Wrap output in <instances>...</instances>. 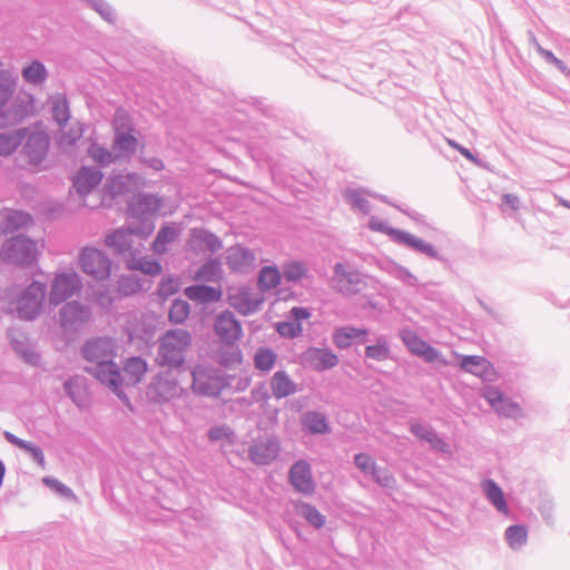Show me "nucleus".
<instances>
[{
	"label": "nucleus",
	"mask_w": 570,
	"mask_h": 570,
	"mask_svg": "<svg viewBox=\"0 0 570 570\" xmlns=\"http://www.w3.org/2000/svg\"><path fill=\"white\" fill-rule=\"evenodd\" d=\"M191 344L193 336L187 330H167L158 338L155 362L170 372L183 373Z\"/></svg>",
	"instance_id": "f257e3e1"
},
{
	"label": "nucleus",
	"mask_w": 570,
	"mask_h": 570,
	"mask_svg": "<svg viewBox=\"0 0 570 570\" xmlns=\"http://www.w3.org/2000/svg\"><path fill=\"white\" fill-rule=\"evenodd\" d=\"M17 79L9 70H0V128L23 121L31 110V98H13Z\"/></svg>",
	"instance_id": "f03ea898"
},
{
	"label": "nucleus",
	"mask_w": 570,
	"mask_h": 570,
	"mask_svg": "<svg viewBox=\"0 0 570 570\" xmlns=\"http://www.w3.org/2000/svg\"><path fill=\"white\" fill-rule=\"evenodd\" d=\"M37 243L24 234L7 238L0 247V258L6 264L30 267L37 263Z\"/></svg>",
	"instance_id": "7ed1b4c3"
},
{
	"label": "nucleus",
	"mask_w": 570,
	"mask_h": 570,
	"mask_svg": "<svg viewBox=\"0 0 570 570\" xmlns=\"http://www.w3.org/2000/svg\"><path fill=\"white\" fill-rule=\"evenodd\" d=\"M153 234V226L146 223L134 225L130 222L119 228L112 229L105 237V245L112 250L114 255L122 256L130 255L134 252V236L140 239H147Z\"/></svg>",
	"instance_id": "20e7f679"
},
{
	"label": "nucleus",
	"mask_w": 570,
	"mask_h": 570,
	"mask_svg": "<svg viewBox=\"0 0 570 570\" xmlns=\"http://www.w3.org/2000/svg\"><path fill=\"white\" fill-rule=\"evenodd\" d=\"M163 206L161 198L151 193L139 191L127 200V220L134 225L149 224L155 230L154 217Z\"/></svg>",
	"instance_id": "39448f33"
},
{
	"label": "nucleus",
	"mask_w": 570,
	"mask_h": 570,
	"mask_svg": "<svg viewBox=\"0 0 570 570\" xmlns=\"http://www.w3.org/2000/svg\"><path fill=\"white\" fill-rule=\"evenodd\" d=\"M330 286L338 294L354 296L362 293L367 287V283L365 276L356 268L338 262L333 266Z\"/></svg>",
	"instance_id": "423d86ee"
},
{
	"label": "nucleus",
	"mask_w": 570,
	"mask_h": 570,
	"mask_svg": "<svg viewBox=\"0 0 570 570\" xmlns=\"http://www.w3.org/2000/svg\"><path fill=\"white\" fill-rule=\"evenodd\" d=\"M47 294V285L39 281H32L22 291L17 299V314L20 320L33 321L42 311Z\"/></svg>",
	"instance_id": "0eeeda50"
},
{
	"label": "nucleus",
	"mask_w": 570,
	"mask_h": 570,
	"mask_svg": "<svg viewBox=\"0 0 570 570\" xmlns=\"http://www.w3.org/2000/svg\"><path fill=\"white\" fill-rule=\"evenodd\" d=\"M81 287V278L75 271L56 273L50 286L49 303L57 306L79 293Z\"/></svg>",
	"instance_id": "6e6552de"
},
{
	"label": "nucleus",
	"mask_w": 570,
	"mask_h": 570,
	"mask_svg": "<svg viewBox=\"0 0 570 570\" xmlns=\"http://www.w3.org/2000/svg\"><path fill=\"white\" fill-rule=\"evenodd\" d=\"M81 271L96 281H105L111 273V261L106 253L95 247H85L79 257Z\"/></svg>",
	"instance_id": "1a4fd4ad"
},
{
	"label": "nucleus",
	"mask_w": 570,
	"mask_h": 570,
	"mask_svg": "<svg viewBox=\"0 0 570 570\" xmlns=\"http://www.w3.org/2000/svg\"><path fill=\"white\" fill-rule=\"evenodd\" d=\"M193 391L202 396L217 397L226 383L219 372L213 367L197 366L191 371Z\"/></svg>",
	"instance_id": "9d476101"
},
{
	"label": "nucleus",
	"mask_w": 570,
	"mask_h": 570,
	"mask_svg": "<svg viewBox=\"0 0 570 570\" xmlns=\"http://www.w3.org/2000/svg\"><path fill=\"white\" fill-rule=\"evenodd\" d=\"M173 373L174 372L166 370L153 377L146 390V396L149 402L164 404L178 394V380Z\"/></svg>",
	"instance_id": "9b49d317"
},
{
	"label": "nucleus",
	"mask_w": 570,
	"mask_h": 570,
	"mask_svg": "<svg viewBox=\"0 0 570 570\" xmlns=\"http://www.w3.org/2000/svg\"><path fill=\"white\" fill-rule=\"evenodd\" d=\"M399 245L417 255L439 262L444 269H451L452 267L451 259L441 253L432 243H429L406 230L401 235Z\"/></svg>",
	"instance_id": "f8f14e48"
},
{
	"label": "nucleus",
	"mask_w": 570,
	"mask_h": 570,
	"mask_svg": "<svg viewBox=\"0 0 570 570\" xmlns=\"http://www.w3.org/2000/svg\"><path fill=\"white\" fill-rule=\"evenodd\" d=\"M399 245L417 255L439 262L444 269H451L452 267L451 259L441 253L432 243H429L406 230L401 235Z\"/></svg>",
	"instance_id": "ddd939ff"
},
{
	"label": "nucleus",
	"mask_w": 570,
	"mask_h": 570,
	"mask_svg": "<svg viewBox=\"0 0 570 570\" xmlns=\"http://www.w3.org/2000/svg\"><path fill=\"white\" fill-rule=\"evenodd\" d=\"M214 332L222 344L233 347L243 335L240 322L234 313L225 309L214 321Z\"/></svg>",
	"instance_id": "4468645a"
},
{
	"label": "nucleus",
	"mask_w": 570,
	"mask_h": 570,
	"mask_svg": "<svg viewBox=\"0 0 570 570\" xmlns=\"http://www.w3.org/2000/svg\"><path fill=\"white\" fill-rule=\"evenodd\" d=\"M399 337L411 354L423 358L426 363H434L440 360L441 353L439 350L422 340L413 330L409 327L401 328Z\"/></svg>",
	"instance_id": "2eb2a0df"
},
{
	"label": "nucleus",
	"mask_w": 570,
	"mask_h": 570,
	"mask_svg": "<svg viewBox=\"0 0 570 570\" xmlns=\"http://www.w3.org/2000/svg\"><path fill=\"white\" fill-rule=\"evenodd\" d=\"M279 451L281 446L277 438L258 436L253 444L248 446L247 454L254 464L268 465L277 459Z\"/></svg>",
	"instance_id": "dca6fc26"
},
{
	"label": "nucleus",
	"mask_w": 570,
	"mask_h": 570,
	"mask_svg": "<svg viewBox=\"0 0 570 570\" xmlns=\"http://www.w3.org/2000/svg\"><path fill=\"white\" fill-rule=\"evenodd\" d=\"M141 181V177L136 173L111 174L104 184V194L111 200L118 197L129 195L132 191V187H138Z\"/></svg>",
	"instance_id": "f3484780"
},
{
	"label": "nucleus",
	"mask_w": 570,
	"mask_h": 570,
	"mask_svg": "<svg viewBox=\"0 0 570 570\" xmlns=\"http://www.w3.org/2000/svg\"><path fill=\"white\" fill-rule=\"evenodd\" d=\"M90 317V307L78 301L67 302L59 311L60 325L69 331L79 330Z\"/></svg>",
	"instance_id": "a211bd4d"
},
{
	"label": "nucleus",
	"mask_w": 570,
	"mask_h": 570,
	"mask_svg": "<svg viewBox=\"0 0 570 570\" xmlns=\"http://www.w3.org/2000/svg\"><path fill=\"white\" fill-rule=\"evenodd\" d=\"M288 482L293 489L304 495H312L315 492V481L312 474L311 464L304 460H297L288 470Z\"/></svg>",
	"instance_id": "6ab92c4d"
},
{
	"label": "nucleus",
	"mask_w": 570,
	"mask_h": 570,
	"mask_svg": "<svg viewBox=\"0 0 570 570\" xmlns=\"http://www.w3.org/2000/svg\"><path fill=\"white\" fill-rule=\"evenodd\" d=\"M49 145V136L45 131L29 132L27 130L22 142V151L28 158L29 164H41L47 157Z\"/></svg>",
	"instance_id": "aec40b11"
},
{
	"label": "nucleus",
	"mask_w": 570,
	"mask_h": 570,
	"mask_svg": "<svg viewBox=\"0 0 570 570\" xmlns=\"http://www.w3.org/2000/svg\"><path fill=\"white\" fill-rule=\"evenodd\" d=\"M81 355L89 363L88 365L112 360L115 352L111 338L96 337L88 340L81 347Z\"/></svg>",
	"instance_id": "412c9836"
},
{
	"label": "nucleus",
	"mask_w": 570,
	"mask_h": 570,
	"mask_svg": "<svg viewBox=\"0 0 570 570\" xmlns=\"http://www.w3.org/2000/svg\"><path fill=\"white\" fill-rule=\"evenodd\" d=\"M302 362L316 372H324L338 364V356L327 347L312 346L302 354Z\"/></svg>",
	"instance_id": "4be33fe9"
},
{
	"label": "nucleus",
	"mask_w": 570,
	"mask_h": 570,
	"mask_svg": "<svg viewBox=\"0 0 570 570\" xmlns=\"http://www.w3.org/2000/svg\"><path fill=\"white\" fill-rule=\"evenodd\" d=\"M7 336L14 353L27 364L38 366L41 362V356L37 353L29 342L24 332L10 328Z\"/></svg>",
	"instance_id": "5701e85b"
},
{
	"label": "nucleus",
	"mask_w": 570,
	"mask_h": 570,
	"mask_svg": "<svg viewBox=\"0 0 570 570\" xmlns=\"http://www.w3.org/2000/svg\"><path fill=\"white\" fill-rule=\"evenodd\" d=\"M187 247L190 250L216 253L223 248L222 239L212 230L203 227H194L189 232Z\"/></svg>",
	"instance_id": "b1692460"
},
{
	"label": "nucleus",
	"mask_w": 570,
	"mask_h": 570,
	"mask_svg": "<svg viewBox=\"0 0 570 570\" xmlns=\"http://www.w3.org/2000/svg\"><path fill=\"white\" fill-rule=\"evenodd\" d=\"M409 430L415 438L429 443L433 451L443 454L451 453V445L430 424L412 422Z\"/></svg>",
	"instance_id": "393cba45"
},
{
	"label": "nucleus",
	"mask_w": 570,
	"mask_h": 570,
	"mask_svg": "<svg viewBox=\"0 0 570 570\" xmlns=\"http://www.w3.org/2000/svg\"><path fill=\"white\" fill-rule=\"evenodd\" d=\"M368 340V331L364 327L352 325L341 326L334 330L332 335L333 344L340 350H346L352 344H364Z\"/></svg>",
	"instance_id": "a878e982"
},
{
	"label": "nucleus",
	"mask_w": 570,
	"mask_h": 570,
	"mask_svg": "<svg viewBox=\"0 0 570 570\" xmlns=\"http://www.w3.org/2000/svg\"><path fill=\"white\" fill-rule=\"evenodd\" d=\"M102 178L104 174L100 169L81 166L73 178V187L79 195L86 196L101 184Z\"/></svg>",
	"instance_id": "bb28decb"
},
{
	"label": "nucleus",
	"mask_w": 570,
	"mask_h": 570,
	"mask_svg": "<svg viewBox=\"0 0 570 570\" xmlns=\"http://www.w3.org/2000/svg\"><path fill=\"white\" fill-rule=\"evenodd\" d=\"M255 264V254L239 244L227 249L226 265L234 273H244Z\"/></svg>",
	"instance_id": "cd10ccee"
},
{
	"label": "nucleus",
	"mask_w": 570,
	"mask_h": 570,
	"mask_svg": "<svg viewBox=\"0 0 570 570\" xmlns=\"http://www.w3.org/2000/svg\"><path fill=\"white\" fill-rule=\"evenodd\" d=\"M85 372L108 387L112 386L115 383L121 381L122 379L120 368L114 358L108 362H99L94 365H86Z\"/></svg>",
	"instance_id": "c85d7f7f"
},
{
	"label": "nucleus",
	"mask_w": 570,
	"mask_h": 570,
	"mask_svg": "<svg viewBox=\"0 0 570 570\" xmlns=\"http://www.w3.org/2000/svg\"><path fill=\"white\" fill-rule=\"evenodd\" d=\"M460 367L484 381H490L494 373L493 365L484 356L462 355L460 357Z\"/></svg>",
	"instance_id": "c756f323"
},
{
	"label": "nucleus",
	"mask_w": 570,
	"mask_h": 570,
	"mask_svg": "<svg viewBox=\"0 0 570 570\" xmlns=\"http://www.w3.org/2000/svg\"><path fill=\"white\" fill-rule=\"evenodd\" d=\"M184 295L198 304L217 303L223 297L220 287H214L207 284H193L184 288Z\"/></svg>",
	"instance_id": "7c9ffc66"
},
{
	"label": "nucleus",
	"mask_w": 570,
	"mask_h": 570,
	"mask_svg": "<svg viewBox=\"0 0 570 570\" xmlns=\"http://www.w3.org/2000/svg\"><path fill=\"white\" fill-rule=\"evenodd\" d=\"M1 233L9 234L17 232L32 222V216L23 210L4 208L0 213Z\"/></svg>",
	"instance_id": "2f4dec72"
},
{
	"label": "nucleus",
	"mask_w": 570,
	"mask_h": 570,
	"mask_svg": "<svg viewBox=\"0 0 570 570\" xmlns=\"http://www.w3.org/2000/svg\"><path fill=\"white\" fill-rule=\"evenodd\" d=\"M230 306L239 314L247 316L259 309L263 298L254 297L249 288H242L236 294L228 297Z\"/></svg>",
	"instance_id": "473e14b6"
},
{
	"label": "nucleus",
	"mask_w": 570,
	"mask_h": 570,
	"mask_svg": "<svg viewBox=\"0 0 570 570\" xmlns=\"http://www.w3.org/2000/svg\"><path fill=\"white\" fill-rule=\"evenodd\" d=\"M304 432L312 435H324L331 432V425L326 415L320 411H306L301 417Z\"/></svg>",
	"instance_id": "72a5a7b5"
},
{
	"label": "nucleus",
	"mask_w": 570,
	"mask_h": 570,
	"mask_svg": "<svg viewBox=\"0 0 570 570\" xmlns=\"http://www.w3.org/2000/svg\"><path fill=\"white\" fill-rule=\"evenodd\" d=\"M126 267L129 271H137L148 276H157L161 273V264L148 256H139V250L134 249L126 259Z\"/></svg>",
	"instance_id": "f704fd0d"
},
{
	"label": "nucleus",
	"mask_w": 570,
	"mask_h": 570,
	"mask_svg": "<svg viewBox=\"0 0 570 570\" xmlns=\"http://www.w3.org/2000/svg\"><path fill=\"white\" fill-rule=\"evenodd\" d=\"M269 386L273 396L277 400L285 399L295 394L298 391L297 384L284 371H276L269 381Z\"/></svg>",
	"instance_id": "c9c22d12"
},
{
	"label": "nucleus",
	"mask_w": 570,
	"mask_h": 570,
	"mask_svg": "<svg viewBox=\"0 0 570 570\" xmlns=\"http://www.w3.org/2000/svg\"><path fill=\"white\" fill-rule=\"evenodd\" d=\"M482 490L487 500L501 513L507 514L509 507L501 487L492 479H487L482 483Z\"/></svg>",
	"instance_id": "e433bc0d"
},
{
	"label": "nucleus",
	"mask_w": 570,
	"mask_h": 570,
	"mask_svg": "<svg viewBox=\"0 0 570 570\" xmlns=\"http://www.w3.org/2000/svg\"><path fill=\"white\" fill-rule=\"evenodd\" d=\"M138 138L135 131L115 132L112 137V150L121 157H129L137 151Z\"/></svg>",
	"instance_id": "4c0bfd02"
},
{
	"label": "nucleus",
	"mask_w": 570,
	"mask_h": 570,
	"mask_svg": "<svg viewBox=\"0 0 570 570\" xmlns=\"http://www.w3.org/2000/svg\"><path fill=\"white\" fill-rule=\"evenodd\" d=\"M21 76L27 83L39 86L47 80L48 70L43 62L35 59L22 68Z\"/></svg>",
	"instance_id": "58836bf2"
},
{
	"label": "nucleus",
	"mask_w": 570,
	"mask_h": 570,
	"mask_svg": "<svg viewBox=\"0 0 570 570\" xmlns=\"http://www.w3.org/2000/svg\"><path fill=\"white\" fill-rule=\"evenodd\" d=\"M26 135L27 128L0 134V156H9L14 153V150L22 145Z\"/></svg>",
	"instance_id": "ea45409f"
},
{
	"label": "nucleus",
	"mask_w": 570,
	"mask_h": 570,
	"mask_svg": "<svg viewBox=\"0 0 570 570\" xmlns=\"http://www.w3.org/2000/svg\"><path fill=\"white\" fill-rule=\"evenodd\" d=\"M148 370V364L141 356L129 357L124 365L125 376L132 383L137 384L141 381Z\"/></svg>",
	"instance_id": "a19ab883"
},
{
	"label": "nucleus",
	"mask_w": 570,
	"mask_h": 570,
	"mask_svg": "<svg viewBox=\"0 0 570 570\" xmlns=\"http://www.w3.org/2000/svg\"><path fill=\"white\" fill-rule=\"evenodd\" d=\"M87 154L100 167H107L120 159V154L110 151L98 142H92L88 147Z\"/></svg>",
	"instance_id": "79ce46f5"
},
{
	"label": "nucleus",
	"mask_w": 570,
	"mask_h": 570,
	"mask_svg": "<svg viewBox=\"0 0 570 570\" xmlns=\"http://www.w3.org/2000/svg\"><path fill=\"white\" fill-rule=\"evenodd\" d=\"M222 263L218 257L207 259L196 272L195 278L204 282H216L222 277Z\"/></svg>",
	"instance_id": "37998d69"
},
{
	"label": "nucleus",
	"mask_w": 570,
	"mask_h": 570,
	"mask_svg": "<svg viewBox=\"0 0 570 570\" xmlns=\"http://www.w3.org/2000/svg\"><path fill=\"white\" fill-rule=\"evenodd\" d=\"M504 539L512 550L518 551L528 542V529L523 524L509 525L504 531Z\"/></svg>",
	"instance_id": "c03bdc74"
},
{
	"label": "nucleus",
	"mask_w": 570,
	"mask_h": 570,
	"mask_svg": "<svg viewBox=\"0 0 570 570\" xmlns=\"http://www.w3.org/2000/svg\"><path fill=\"white\" fill-rule=\"evenodd\" d=\"M397 111L403 118L404 127L410 134H414L419 130V110L411 102L406 100L400 101L397 105Z\"/></svg>",
	"instance_id": "a18cd8bd"
},
{
	"label": "nucleus",
	"mask_w": 570,
	"mask_h": 570,
	"mask_svg": "<svg viewBox=\"0 0 570 570\" xmlns=\"http://www.w3.org/2000/svg\"><path fill=\"white\" fill-rule=\"evenodd\" d=\"M65 394L79 407L85 402V389L82 380L78 376H70L63 382Z\"/></svg>",
	"instance_id": "49530a36"
},
{
	"label": "nucleus",
	"mask_w": 570,
	"mask_h": 570,
	"mask_svg": "<svg viewBox=\"0 0 570 570\" xmlns=\"http://www.w3.org/2000/svg\"><path fill=\"white\" fill-rule=\"evenodd\" d=\"M282 272L276 266H263L258 275V286L262 291L276 288L282 279Z\"/></svg>",
	"instance_id": "de8ad7c7"
},
{
	"label": "nucleus",
	"mask_w": 570,
	"mask_h": 570,
	"mask_svg": "<svg viewBox=\"0 0 570 570\" xmlns=\"http://www.w3.org/2000/svg\"><path fill=\"white\" fill-rule=\"evenodd\" d=\"M277 361V354L269 347H258L254 354V366L261 372H269Z\"/></svg>",
	"instance_id": "09e8293b"
},
{
	"label": "nucleus",
	"mask_w": 570,
	"mask_h": 570,
	"mask_svg": "<svg viewBox=\"0 0 570 570\" xmlns=\"http://www.w3.org/2000/svg\"><path fill=\"white\" fill-rule=\"evenodd\" d=\"M365 190L347 188L344 193L345 200L352 208L367 215L372 212V204L365 198Z\"/></svg>",
	"instance_id": "8fccbe9b"
},
{
	"label": "nucleus",
	"mask_w": 570,
	"mask_h": 570,
	"mask_svg": "<svg viewBox=\"0 0 570 570\" xmlns=\"http://www.w3.org/2000/svg\"><path fill=\"white\" fill-rule=\"evenodd\" d=\"M298 514L304 518L309 525L315 529H321L325 525L326 518L323 515L316 507L311 503L302 502L297 507Z\"/></svg>",
	"instance_id": "3c124183"
},
{
	"label": "nucleus",
	"mask_w": 570,
	"mask_h": 570,
	"mask_svg": "<svg viewBox=\"0 0 570 570\" xmlns=\"http://www.w3.org/2000/svg\"><path fill=\"white\" fill-rule=\"evenodd\" d=\"M308 268L301 261H289L282 265V275L287 282L296 283L307 276Z\"/></svg>",
	"instance_id": "603ef678"
},
{
	"label": "nucleus",
	"mask_w": 570,
	"mask_h": 570,
	"mask_svg": "<svg viewBox=\"0 0 570 570\" xmlns=\"http://www.w3.org/2000/svg\"><path fill=\"white\" fill-rule=\"evenodd\" d=\"M51 115L59 128L63 129L70 119L69 101L66 97H57L52 100Z\"/></svg>",
	"instance_id": "864d4df0"
},
{
	"label": "nucleus",
	"mask_w": 570,
	"mask_h": 570,
	"mask_svg": "<svg viewBox=\"0 0 570 570\" xmlns=\"http://www.w3.org/2000/svg\"><path fill=\"white\" fill-rule=\"evenodd\" d=\"M364 354L366 358H371L377 362H382L390 358L391 348L387 340L384 336L377 337L375 344L367 345L365 347Z\"/></svg>",
	"instance_id": "5fc2aeb1"
},
{
	"label": "nucleus",
	"mask_w": 570,
	"mask_h": 570,
	"mask_svg": "<svg viewBox=\"0 0 570 570\" xmlns=\"http://www.w3.org/2000/svg\"><path fill=\"white\" fill-rule=\"evenodd\" d=\"M190 314V305L187 301L176 298L168 311V321L173 324H183Z\"/></svg>",
	"instance_id": "6e6d98bb"
},
{
	"label": "nucleus",
	"mask_w": 570,
	"mask_h": 570,
	"mask_svg": "<svg viewBox=\"0 0 570 570\" xmlns=\"http://www.w3.org/2000/svg\"><path fill=\"white\" fill-rule=\"evenodd\" d=\"M371 478L377 485L385 489H394L396 485V479L390 470L377 464L372 471Z\"/></svg>",
	"instance_id": "4d7b16f0"
},
{
	"label": "nucleus",
	"mask_w": 570,
	"mask_h": 570,
	"mask_svg": "<svg viewBox=\"0 0 570 570\" xmlns=\"http://www.w3.org/2000/svg\"><path fill=\"white\" fill-rule=\"evenodd\" d=\"M42 482L46 487H48L50 490L57 493L60 498L68 501L76 500V494L73 493V491L68 485L60 482L58 479L53 476H45L42 479Z\"/></svg>",
	"instance_id": "13d9d810"
},
{
	"label": "nucleus",
	"mask_w": 570,
	"mask_h": 570,
	"mask_svg": "<svg viewBox=\"0 0 570 570\" xmlns=\"http://www.w3.org/2000/svg\"><path fill=\"white\" fill-rule=\"evenodd\" d=\"M494 411L500 415L509 419H517L522 415L521 406L509 397H504Z\"/></svg>",
	"instance_id": "bf43d9fd"
},
{
	"label": "nucleus",
	"mask_w": 570,
	"mask_h": 570,
	"mask_svg": "<svg viewBox=\"0 0 570 570\" xmlns=\"http://www.w3.org/2000/svg\"><path fill=\"white\" fill-rule=\"evenodd\" d=\"M112 129L115 132H126V131H135L134 124L128 116V114L125 110H116L114 121H112Z\"/></svg>",
	"instance_id": "052dcab7"
},
{
	"label": "nucleus",
	"mask_w": 570,
	"mask_h": 570,
	"mask_svg": "<svg viewBox=\"0 0 570 570\" xmlns=\"http://www.w3.org/2000/svg\"><path fill=\"white\" fill-rule=\"evenodd\" d=\"M179 291L178 282L171 277H165L163 278L156 289L157 295L163 298L167 299L168 297L173 296Z\"/></svg>",
	"instance_id": "680f3d73"
},
{
	"label": "nucleus",
	"mask_w": 570,
	"mask_h": 570,
	"mask_svg": "<svg viewBox=\"0 0 570 570\" xmlns=\"http://www.w3.org/2000/svg\"><path fill=\"white\" fill-rule=\"evenodd\" d=\"M353 463L363 474L370 476L377 464L370 454L364 452L356 453L354 455Z\"/></svg>",
	"instance_id": "e2e57ef3"
},
{
	"label": "nucleus",
	"mask_w": 570,
	"mask_h": 570,
	"mask_svg": "<svg viewBox=\"0 0 570 570\" xmlns=\"http://www.w3.org/2000/svg\"><path fill=\"white\" fill-rule=\"evenodd\" d=\"M277 333L286 338H295L302 333V326L298 322L283 321L276 324Z\"/></svg>",
	"instance_id": "0e129e2a"
},
{
	"label": "nucleus",
	"mask_w": 570,
	"mask_h": 570,
	"mask_svg": "<svg viewBox=\"0 0 570 570\" xmlns=\"http://www.w3.org/2000/svg\"><path fill=\"white\" fill-rule=\"evenodd\" d=\"M119 289L126 296L134 295L141 291V282L137 276H122L119 279Z\"/></svg>",
	"instance_id": "69168bd1"
},
{
	"label": "nucleus",
	"mask_w": 570,
	"mask_h": 570,
	"mask_svg": "<svg viewBox=\"0 0 570 570\" xmlns=\"http://www.w3.org/2000/svg\"><path fill=\"white\" fill-rule=\"evenodd\" d=\"M83 129L81 124H77V127L71 126L68 130H62L59 142L61 145L75 146L78 140L82 137Z\"/></svg>",
	"instance_id": "338daca9"
},
{
	"label": "nucleus",
	"mask_w": 570,
	"mask_h": 570,
	"mask_svg": "<svg viewBox=\"0 0 570 570\" xmlns=\"http://www.w3.org/2000/svg\"><path fill=\"white\" fill-rule=\"evenodd\" d=\"M371 229L381 232L385 235H387L392 242L399 245L401 235L404 233L403 229L392 227L387 225L385 222H377V223H371L370 225Z\"/></svg>",
	"instance_id": "774afa93"
}]
</instances>
